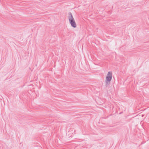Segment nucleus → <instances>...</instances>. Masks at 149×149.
Instances as JSON below:
<instances>
[{
	"label": "nucleus",
	"mask_w": 149,
	"mask_h": 149,
	"mask_svg": "<svg viewBox=\"0 0 149 149\" xmlns=\"http://www.w3.org/2000/svg\"><path fill=\"white\" fill-rule=\"evenodd\" d=\"M69 19L71 26L74 28L76 27V24L73 17L71 14V16L69 17Z\"/></svg>",
	"instance_id": "nucleus-1"
},
{
	"label": "nucleus",
	"mask_w": 149,
	"mask_h": 149,
	"mask_svg": "<svg viewBox=\"0 0 149 149\" xmlns=\"http://www.w3.org/2000/svg\"><path fill=\"white\" fill-rule=\"evenodd\" d=\"M112 78V72H108L106 77V81L107 82H109Z\"/></svg>",
	"instance_id": "nucleus-2"
}]
</instances>
